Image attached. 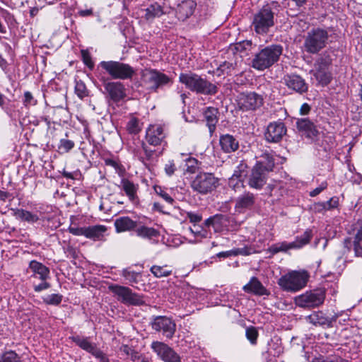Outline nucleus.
Instances as JSON below:
<instances>
[{
  "instance_id": "c85d7f7f",
  "label": "nucleus",
  "mask_w": 362,
  "mask_h": 362,
  "mask_svg": "<svg viewBox=\"0 0 362 362\" xmlns=\"http://www.w3.org/2000/svg\"><path fill=\"white\" fill-rule=\"evenodd\" d=\"M274 165V158L272 153L266 151L261 154L259 160L256 162L255 166L259 167V169L269 173L273 170Z\"/></svg>"
},
{
  "instance_id": "473e14b6",
  "label": "nucleus",
  "mask_w": 362,
  "mask_h": 362,
  "mask_svg": "<svg viewBox=\"0 0 362 362\" xmlns=\"http://www.w3.org/2000/svg\"><path fill=\"white\" fill-rule=\"evenodd\" d=\"M238 66L237 57H234L228 61H224L219 64L216 69V74L221 76L223 74H230Z\"/></svg>"
},
{
  "instance_id": "1a4fd4ad",
  "label": "nucleus",
  "mask_w": 362,
  "mask_h": 362,
  "mask_svg": "<svg viewBox=\"0 0 362 362\" xmlns=\"http://www.w3.org/2000/svg\"><path fill=\"white\" fill-rule=\"evenodd\" d=\"M312 238V230L307 229L303 234L297 236L296 240L293 242L287 243L284 241L273 244L268 248V252L271 253L272 255H274L280 252H286L288 250L300 249L309 243Z\"/></svg>"
},
{
  "instance_id": "69168bd1",
  "label": "nucleus",
  "mask_w": 362,
  "mask_h": 362,
  "mask_svg": "<svg viewBox=\"0 0 362 362\" xmlns=\"http://www.w3.org/2000/svg\"><path fill=\"white\" fill-rule=\"evenodd\" d=\"M233 256L238 255H249L252 254V249L247 247H244L241 248H235L233 249Z\"/></svg>"
},
{
  "instance_id": "79ce46f5",
  "label": "nucleus",
  "mask_w": 362,
  "mask_h": 362,
  "mask_svg": "<svg viewBox=\"0 0 362 362\" xmlns=\"http://www.w3.org/2000/svg\"><path fill=\"white\" fill-rule=\"evenodd\" d=\"M0 362H23L21 356L14 351H7L0 356Z\"/></svg>"
},
{
  "instance_id": "ea45409f",
  "label": "nucleus",
  "mask_w": 362,
  "mask_h": 362,
  "mask_svg": "<svg viewBox=\"0 0 362 362\" xmlns=\"http://www.w3.org/2000/svg\"><path fill=\"white\" fill-rule=\"evenodd\" d=\"M332 61L329 57L320 56L314 64L315 71L329 70Z\"/></svg>"
},
{
  "instance_id": "4c0bfd02",
  "label": "nucleus",
  "mask_w": 362,
  "mask_h": 362,
  "mask_svg": "<svg viewBox=\"0 0 362 362\" xmlns=\"http://www.w3.org/2000/svg\"><path fill=\"white\" fill-rule=\"evenodd\" d=\"M314 76L322 86L328 85L332 81V74L329 70L315 71Z\"/></svg>"
},
{
  "instance_id": "864d4df0",
  "label": "nucleus",
  "mask_w": 362,
  "mask_h": 362,
  "mask_svg": "<svg viewBox=\"0 0 362 362\" xmlns=\"http://www.w3.org/2000/svg\"><path fill=\"white\" fill-rule=\"evenodd\" d=\"M246 165L244 164H240L237 167V169L235 170L233 175L230 177H234L238 181H240L243 183V178L247 176V173L245 170L246 168Z\"/></svg>"
},
{
  "instance_id": "8fccbe9b",
  "label": "nucleus",
  "mask_w": 362,
  "mask_h": 362,
  "mask_svg": "<svg viewBox=\"0 0 362 362\" xmlns=\"http://www.w3.org/2000/svg\"><path fill=\"white\" fill-rule=\"evenodd\" d=\"M37 103V99L35 98L33 93L30 91H25L23 93V104L28 108L31 106H35Z\"/></svg>"
},
{
  "instance_id": "a19ab883",
  "label": "nucleus",
  "mask_w": 362,
  "mask_h": 362,
  "mask_svg": "<svg viewBox=\"0 0 362 362\" xmlns=\"http://www.w3.org/2000/svg\"><path fill=\"white\" fill-rule=\"evenodd\" d=\"M16 214L21 220L28 223H35L39 220V217L37 214L24 209L18 210Z\"/></svg>"
},
{
  "instance_id": "f8f14e48",
  "label": "nucleus",
  "mask_w": 362,
  "mask_h": 362,
  "mask_svg": "<svg viewBox=\"0 0 362 362\" xmlns=\"http://www.w3.org/2000/svg\"><path fill=\"white\" fill-rule=\"evenodd\" d=\"M239 108L243 111L255 110L259 108L264 103L262 95L255 92H243L237 97Z\"/></svg>"
},
{
  "instance_id": "f257e3e1",
  "label": "nucleus",
  "mask_w": 362,
  "mask_h": 362,
  "mask_svg": "<svg viewBox=\"0 0 362 362\" xmlns=\"http://www.w3.org/2000/svg\"><path fill=\"white\" fill-rule=\"evenodd\" d=\"M296 126L299 134L313 144L317 149L329 151L334 145L333 137L321 134L315 123L308 118L297 119Z\"/></svg>"
},
{
  "instance_id": "680f3d73",
  "label": "nucleus",
  "mask_w": 362,
  "mask_h": 362,
  "mask_svg": "<svg viewBox=\"0 0 362 362\" xmlns=\"http://www.w3.org/2000/svg\"><path fill=\"white\" fill-rule=\"evenodd\" d=\"M42 282L39 284H33V289L35 292L40 293L44 290H47L51 287V284L47 280H40Z\"/></svg>"
},
{
  "instance_id": "774afa93",
  "label": "nucleus",
  "mask_w": 362,
  "mask_h": 362,
  "mask_svg": "<svg viewBox=\"0 0 362 362\" xmlns=\"http://www.w3.org/2000/svg\"><path fill=\"white\" fill-rule=\"evenodd\" d=\"M228 185L230 187L233 188L234 190H236L238 187H243V182L238 181L234 177H230L228 180Z\"/></svg>"
},
{
  "instance_id": "a18cd8bd",
  "label": "nucleus",
  "mask_w": 362,
  "mask_h": 362,
  "mask_svg": "<svg viewBox=\"0 0 362 362\" xmlns=\"http://www.w3.org/2000/svg\"><path fill=\"white\" fill-rule=\"evenodd\" d=\"M75 93L81 99L88 96V91L86 84L81 81H76L75 85Z\"/></svg>"
},
{
  "instance_id": "f704fd0d",
  "label": "nucleus",
  "mask_w": 362,
  "mask_h": 362,
  "mask_svg": "<svg viewBox=\"0 0 362 362\" xmlns=\"http://www.w3.org/2000/svg\"><path fill=\"white\" fill-rule=\"evenodd\" d=\"M172 83L170 78L166 74L156 70V79L153 92H157L158 89Z\"/></svg>"
},
{
  "instance_id": "37998d69",
  "label": "nucleus",
  "mask_w": 362,
  "mask_h": 362,
  "mask_svg": "<svg viewBox=\"0 0 362 362\" xmlns=\"http://www.w3.org/2000/svg\"><path fill=\"white\" fill-rule=\"evenodd\" d=\"M139 143L141 144V149L144 153V156H141V153H139L138 152H134V153L139 157V159L142 162H144L145 160H151L155 151L149 148L146 146V144L143 141H139Z\"/></svg>"
},
{
  "instance_id": "c756f323",
  "label": "nucleus",
  "mask_w": 362,
  "mask_h": 362,
  "mask_svg": "<svg viewBox=\"0 0 362 362\" xmlns=\"http://www.w3.org/2000/svg\"><path fill=\"white\" fill-rule=\"evenodd\" d=\"M114 224L115 229L118 233L132 230L135 229L137 226V222L127 216L117 218L115 221Z\"/></svg>"
},
{
  "instance_id": "aec40b11",
  "label": "nucleus",
  "mask_w": 362,
  "mask_h": 362,
  "mask_svg": "<svg viewBox=\"0 0 362 362\" xmlns=\"http://www.w3.org/2000/svg\"><path fill=\"white\" fill-rule=\"evenodd\" d=\"M255 201V195L252 192H246L236 198L235 211L238 213H245L247 210L252 209Z\"/></svg>"
},
{
  "instance_id": "338daca9",
  "label": "nucleus",
  "mask_w": 362,
  "mask_h": 362,
  "mask_svg": "<svg viewBox=\"0 0 362 362\" xmlns=\"http://www.w3.org/2000/svg\"><path fill=\"white\" fill-rule=\"evenodd\" d=\"M327 181H324L321 182L319 187L314 189L313 191L310 192V196L312 197H314L317 195H318L320 193H321L324 189H325L327 187Z\"/></svg>"
},
{
  "instance_id": "f3484780",
  "label": "nucleus",
  "mask_w": 362,
  "mask_h": 362,
  "mask_svg": "<svg viewBox=\"0 0 362 362\" xmlns=\"http://www.w3.org/2000/svg\"><path fill=\"white\" fill-rule=\"evenodd\" d=\"M283 83L289 89L298 94H304L308 90V84L302 76L298 74H286L283 78Z\"/></svg>"
},
{
  "instance_id": "dca6fc26",
  "label": "nucleus",
  "mask_w": 362,
  "mask_h": 362,
  "mask_svg": "<svg viewBox=\"0 0 362 362\" xmlns=\"http://www.w3.org/2000/svg\"><path fill=\"white\" fill-rule=\"evenodd\" d=\"M287 129L281 120L270 122L264 132V139L269 143H278L286 135Z\"/></svg>"
},
{
  "instance_id": "0eeeda50",
  "label": "nucleus",
  "mask_w": 362,
  "mask_h": 362,
  "mask_svg": "<svg viewBox=\"0 0 362 362\" xmlns=\"http://www.w3.org/2000/svg\"><path fill=\"white\" fill-rule=\"evenodd\" d=\"M98 66L112 79H131L135 74V70L132 66L118 61H102Z\"/></svg>"
},
{
  "instance_id": "de8ad7c7",
  "label": "nucleus",
  "mask_w": 362,
  "mask_h": 362,
  "mask_svg": "<svg viewBox=\"0 0 362 362\" xmlns=\"http://www.w3.org/2000/svg\"><path fill=\"white\" fill-rule=\"evenodd\" d=\"M354 251L356 256L362 257V226L358 230L355 237Z\"/></svg>"
},
{
  "instance_id": "5701e85b",
  "label": "nucleus",
  "mask_w": 362,
  "mask_h": 362,
  "mask_svg": "<svg viewBox=\"0 0 362 362\" xmlns=\"http://www.w3.org/2000/svg\"><path fill=\"white\" fill-rule=\"evenodd\" d=\"M219 144L221 150L226 153L235 152L239 148L238 140L229 134L220 136Z\"/></svg>"
},
{
  "instance_id": "e2e57ef3",
  "label": "nucleus",
  "mask_w": 362,
  "mask_h": 362,
  "mask_svg": "<svg viewBox=\"0 0 362 362\" xmlns=\"http://www.w3.org/2000/svg\"><path fill=\"white\" fill-rule=\"evenodd\" d=\"M86 230L87 227H72L70 226L69 228V231L74 235H83L86 237Z\"/></svg>"
},
{
  "instance_id": "9d476101",
  "label": "nucleus",
  "mask_w": 362,
  "mask_h": 362,
  "mask_svg": "<svg viewBox=\"0 0 362 362\" xmlns=\"http://www.w3.org/2000/svg\"><path fill=\"white\" fill-rule=\"evenodd\" d=\"M218 180L212 173H200L191 182V187L201 194H206L216 188Z\"/></svg>"
},
{
  "instance_id": "a211bd4d",
  "label": "nucleus",
  "mask_w": 362,
  "mask_h": 362,
  "mask_svg": "<svg viewBox=\"0 0 362 362\" xmlns=\"http://www.w3.org/2000/svg\"><path fill=\"white\" fill-rule=\"evenodd\" d=\"M267 175L268 173L254 165L247 177V184L250 188L261 189L267 182Z\"/></svg>"
},
{
  "instance_id": "393cba45",
  "label": "nucleus",
  "mask_w": 362,
  "mask_h": 362,
  "mask_svg": "<svg viewBox=\"0 0 362 362\" xmlns=\"http://www.w3.org/2000/svg\"><path fill=\"white\" fill-rule=\"evenodd\" d=\"M122 189L128 197L129 200L133 204H138L139 199L137 196L138 186L127 178L121 180L120 186Z\"/></svg>"
},
{
  "instance_id": "2f4dec72",
  "label": "nucleus",
  "mask_w": 362,
  "mask_h": 362,
  "mask_svg": "<svg viewBox=\"0 0 362 362\" xmlns=\"http://www.w3.org/2000/svg\"><path fill=\"white\" fill-rule=\"evenodd\" d=\"M107 231V228L102 225H95L87 227L86 238L92 239L95 241L102 240L105 233Z\"/></svg>"
},
{
  "instance_id": "603ef678",
  "label": "nucleus",
  "mask_w": 362,
  "mask_h": 362,
  "mask_svg": "<svg viewBox=\"0 0 362 362\" xmlns=\"http://www.w3.org/2000/svg\"><path fill=\"white\" fill-rule=\"evenodd\" d=\"M74 142L71 140L62 139L58 146L59 151L61 153H67L74 147Z\"/></svg>"
},
{
  "instance_id": "72a5a7b5",
  "label": "nucleus",
  "mask_w": 362,
  "mask_h": 362,
  "mask_svg": "<svg viewBox=\"0 0 362 362\" xmlns=\"http://www.w3.org/2000/svg\"><path fill=\"white\" fill-rule=\"evenodd\" d=\"M135 232L138 236L148 239L157 237L159 235L158 231L155 228L144 226H137L135 228Z\"/></svg>"
},
{
  "instance_id": "7c9ffc66",
  "label": "nucleus",
  "mask_w": 362,
  "mask_h": 362,
  "mask_svg": "<svg viewBox=\"0 0 362 362\" xmlns=\"http://www.w3.org/2000/svg\"><path fill=\"white\" fill-rule=\"evenodd\" d=\"M144 18L148 21H152L156 18H159L164 14L163 8L158 2L149 4L145 9Z\"/></svg>"
},
{
  "instance_id": "4468645a",
  "label": "nucleus",
  "mask_w": 362,
  "mask_h": 362,
  "mask_svg": "<svg viewBox=\"0 0 362 362\" xmlns=\"http://www.w3.org/2000/svg\"><path fill=\"white\" fill-rule=\"evenodd\" d=\"M151 325L153 330L161 332L168 339H172L176 331L175 321L167 316L153 317Z\"/></svg>"
},
{
  "instance_id": "4be33fe9",
  "label": "nucleus",
  "mask_w": 362,
  "mask_h": 362,
  "mask_svg": "<svg viewBox=\"0 0 362 362\" xmlns=\"http://www.w3.org/2000/svg\"><path fill=\"white\" fill-rule=\"evenodd\" d=\"M197 7L194 0H183L177 7L178 18L185 21L193 15Z\"/></svg>"
},
{
  "instance_id": "f03ea898",
  "label": "nucleus",
  "mask_w": 362,
  "mask_h": 362,
  "mask_svg": "<svg viewBox=\"0 0 362 362\" xmlns=\"http://www.w3.org/2000/svg\"><path fill=\"white\" fill-rule=\"evenodd\" d=\"M280 4L272 1L264 4L253 16L252 25L257 34H267L274 25V16L279 11Z\"/></svg>"
},
{
  "instance_id": "6e6552de",
  "label": "nucleus",
  "mask_w": 362,
  "mask_h": 362,
  "mask_svg": "<svg viewBox=\"0 0 362 362\" xmlns=\"http://www.w3.org/2000/svg\"><path fill=\"white\" fill-rule=\"evenodd\" d=\"M325 292L322 289L308 291L293 298L295 305L303 309H313L323 304Z\"/></svg>"
},
{
  "instance_id": "4d7b16f0",
  "label": "nucleus",
  "mask_w": 362,
  "mask_h": 362,
  "mask_svg": "<svg viewBox=\"0 0 362 362\" xmlns=\"http://www.w3.org/2000/svg\"><path fill=\"white\" fill-rule=\"evenodd\" d=\"M190 230L196 236L201 238H206L209 235V232L206 230L201 226H197L196 225H194V228H190Z\"/></svg>"
},
{
  "instance_id": "cd10ccee",
  "label": "nucleus",
  "mask_w": 362,
  "mask_h": 362,
  "mask_svg": "<svg viewBox=\"0 0 362 362\" xmlns=\"http://www.w3.org/2000/svg\"><path fill=\"white\" fill-rule=\"evenodd\" d=\"M307 322L315 326H332V320L322 311H315L305 317Z\"/></svg>"
},
{
  "instance_id": "5fc2aeb1",
  "label": "nucleus",
  "mask_w": 362,
  "mask_h": 362,
  "mask_svg": "<svg viewBox=\"0 0 362 362\" xmlns=\"http://www.w3.org/2000/svg\"><path fill=\"white\" fill-rule=\"evenodd\" d=\"M122 276L125 278L127 281L130 284H134L138 282V277L140 276L139 273L134 271L129 270L127 269L122 271Z\"/></svg>"
},
{
  "instance_id": "bf43d9fd",
  "label": "nucleus",
  "mask_w": 362,
  "mask_h": 362,
  "mask_svg": "<svg viewBox=\"0 0 362 362\" xmlns=\"http://www.w3.org/2000/svg\"><path fill=\"white\" fill-rule=\"evenodd\" d=\"M164 170L168 176H172L177 170L176 165L173 160H168L164 166Z\"/></svg>"
},
{
  "instance_id": "0e129e2a",
  "label": "nucleus",
  "mask_w": 362,
  "mask_h": 362,
  "mask_svg": "<svg viewBox=\"0 0 362 362\" xmlns=\"http://www.w3.org/2000/svg\"><path fill=\"white\" fill-rule=\"evenodd\" d=\"M187 171L194 173L197 165V160L194 158H189L186 160Z\"/></svg>"
},
{
  "instance_id": "052dcab7",
  "label": "nucleus",
  "mask_w": 362,
  "mask_h": 362,
  "mask_svg": "<svg viewBox=\"0 0 362 362\" xmlns=\"http://www.w3.org/2000/svg\"><path fill=\"white\" fill-rule=\"evenodd\" d=\"M186 215L187 218L189 220V221L193 223H199L202 220V216L199 213L187 211L186 213Z\"/></svg>"
},
{
  "instance_id": "39448f33",
  "label": "nucleus",
  "mask_w": 362,
  "mask_h": 362,
  "mask_svg": "<svg viewBox=\"0 0 362 362\" xmlns=\"http://www.w3.org/2000/svg\"><path fill=\"white\" fill-rule=\"evenodd\" d=\"M283 52L280 45H271L261 49L254 55L251 66L258 71H264L277 62Z\"/></svg>"
},
{
  "instance_id": "bb28decb",
  "label": "nucleus",
  "mask_w": 362,
  "mask_h": 362,
  "mask_svg": "<svg viewBox=\"0 0 362 362\" xmlns=\"http://www.w3.org/2000/svg\"><path fill=\"white\" fill-rule=\"evenodd\" d=\"M218 110L216 107H208L204 112V117L206 122L210 135L214 132L216 124L218 121Z\"/></svg>"
},
{
  "instance_id": "49530a36",
  "label": "nucleus",
  "mask_w": 362,
  "mask_h": 362,
  "mask_svg": "<svg viewBox=\"0 0 362 362\" xmlns=\"http://www.w3.org/2000/svg\"><path fill=\"white\" fill-rule=\"evenodd\" d=\"M223 218V215L222 214H216L214 216H210L207 219L204 221V225L205 227L212 226L216 228V226H219L221 223V221Z\"/></svg>"
},
{
  "instance_id": "ddd939ff",
  "label": "nucleus",
  "mask_w": 362,
  "mask_h": 362,
  "mask_svg": "<svg viewBox=\"0 0 362 362\" xmlns=\"http://www.w3.org/2000/svg\"><path fill=\"white\" fill-rule=\"evenodd\" d=\"M108 98L114 103H118L126 96L125 88L119 81H111L109 78L102 76L99 78Z\"/></svg>"
},
{
  "instance_id": "412c9836",
  "label": "nucleus",
  "mask_w": 362,
  "mask_h": 362,
  "mask_svg": "<svg viewBox=\"0 0 362 362\" xmlns=\"http://www.w3.org/2000/svg\"><path fill=\"white\" fill-rule=\"evenodd\" d=\"M29 268L33 272V274L30 276L33 279L48 280L50 278L49 269L41 262L32 260L29 264Z\"/></svg>"
},
{
  "instance_id": "3c124183",
  "label": "nucleus",
  "mask_w": 362,
  "mask_h": 362,
  "mask_svg": "<svg viewBox=\"0 0 362 362\" xmlns=\"http://www.w3.org/2000/svg\"><path fill=\"white\" fill-rule=\"evenodd\" d=\"M154 190L159 197L169 204H173L175 201L172 197L160 186H155Z\"/></svg>"
},
{
  "instance_id": "6e6d98bb",
  "label": "nucleus",
  "mask_w": 362,
  "mask_h": 362,
  "mask_svg": "<svg viewBox=\"0 0 362 362\" xmlns=\"http://www.w3.org/2000/svg\"><path fill=\"white\" fill-rule=\"evenodd\" d=\"M82 60L86 66L92 69L94 67V63L91 56L88 50H81Z\"/></svg>"
},
{
  "instance_id": "9b49d317",
  "label": "nucleus",
  "mask_w": 362,
  "mask_h": 362,
  "mask_svg": "<svg viewBox=\"0 0 362 362\" xmlns=\"http://www.w3.org/2000/svg\"><path fill=\"white\" fill-rule=\"evenodd\" d=\"M108 289L117 296V300L126 305H141L144 303L142 298L133 293L132 291L127 286L117 284H111Z\"/></svg>"
},
{
  "instance_id": "2eb2a0df",
  "label": "nucleus",
  "mask_w": 362,
  "mask_h": 362,
  "mask_svg": "<svg viewBox=\"0 0 362 362\" xmlns=\"http://www.w3.org/2000/svg\"><path fill=\"white\" fill-rule=\"evenodd\" d=\"M151 349L164 362H179L180 356L167 344L154 341L151 344Z\"/></svg>"
},
{
  "instance_id": "58836bf2",
  "label": "nucleus",
  "mask_w": 362,
  "mask_h": 362,
  "mask_svg": "<svg viewBox=\"0 0 362 362\" xmlns=\"http://www.w3.org/2000/svg\"><path fill=\"white\" fill-rule=\"evenodd\" d=\"M151 273L157 278L170 276L173 271L167 265L158 266L153 265L151 268Z\"/></svg>"
},
{
  "instance_id": "20e7f679",
  "label": "nucleus",
  "mask_w": 362,
  "mask_h": 362,
  "mask_svg": "<svg viewBox=\"0 0 362 362\" xmlns=\"http://www.w3.org/2000/svg\"><path fill=\"white\" fill-rule=\"evenodd\" d=\"M179 81L187 89L198 94L212 95L217 93L218 90L216 85L191 71L181 73L179 76Z\"/></svg>"
},
{
  "instance_id": "7ed1b4c3",
  "label": "nucleus",
  "mask_w": 362,
  "mask_h": 362,
  "mask_svg": "<svg viewBox=\"0 0 362 362\" xmlns=\"http://www.w3.org/2000/svg\"><path fill=\"white\" fill-rule=\"evenodd\" d=\"M331 28H313L304 36L303 50L310 54H317L329 43Z\"/></svg>"
},
{
  "instance_id": "6ab92c4d",
  "label": "nucleus",
  "mask_w": 362,
  "mask_h": 362,
  "mask_svg": "<svg viewBox=\"0 0 362 362\" xmlns=\"http://www.w3.org/2000/svg\"><path fill=\"white\" fill-rule=\"evenodd\" d=\"M69 339L81 349L92 354L95 358H98L104 354L103 351L98 348L95 343L90 341L89 337H84L77 334L70 337Z\"/></svg>"
},
{
  "instance_id": "b1692460",
  "label": "nucleus",
  "mask_w": 362,
  "mask_h": 362,
  "mask_svg": "<svg viewBox=\"0 0 362 362\" xmlns=\"http://www.w3.org/2000/svg\"><path fill=\"white\" fill-rule=\"evenodd\" d=\"M146 137L150 145L154 146L160 145L165 138L163 127L158 125L150 127L146 131Z\"/></svg>"
},
{
  "instance_id": "c03bdc74",
  "label": "nucleus",
  "mask_w": 362,
  "mask_h": 362,
  "mask_svg": "<svg viewBox=\"0 0 362 362\" xmlns=\"http://www.w3.org/2000/svg\"><path fill=\"white\" fill-rule=\"evenodd\" d=\"M63 296L59 293L47 295L42 298L43 302L47 305H59L62 301Z\"/></svg>"
},
{
  "instance_id": "a878e982",
  "label": "nucleus",
  "mask_w": 362,
  "mask_h": 362,
  "mask_svg": "<svg viewBox=\"0 0 362 362\" xmlns=\"http://www.w3.org/2000/svg\"><path fill=\"white\" fill-rule=\"evenodd\" d=\"M243 291L247 293H253L257 296H268L269 292L259 281V279L253 276L249 283L243 286Z\"/></svg>"
},
{
  "instance_id": "09e8293b",
  "label": "nucleus",
  "mask_w": 362,
  "mask_h": 362,
  "mask_svg": "<svg viewBox=\"0 0 362 362\" xmlns=\"http://www.w3.org/2000/svg\"><path fill=\"white\" fill-rule=\"evenodd\" d=\"M245 336L252 345L257 344L259 333L256 327L250 326L246 329Z\"/></svg>"
},
{
  "instance_id": "423d86ee",
  "label": "nucleus",
  "mask_w": 362,
  "mask_h": 362,
  "mask_svg": "<svg viewBox=\"0 0 362 362\" xmlns=\"http://www.w3.org/2000/svg\"><path fill=\"white\" fill-rule=\"evenodd\" d=\"M310 274L306 270H293L281 276L278 280V285L286 292L296 293L307 285Z\"/></svg>"
},
{
  "instance_id": "13d9d810",
  "label": "nucleus",
  "mask_w": 362,
  "mask_h": 362,
  "mask_svg": "<svg viewBox=\"0 0 362 362\" xmlns=\"http://www.w3.org/2000/svg\"><path fill=\"white\" fill-rule=\"evenodd\" d=\"M322 202L325 204L326 211H330L338 207L339 198L337 197H333L329 200Z\"/></svg>"
},
{
  "instance_id": "e433bc0d",
  "label": "nucleus",
  "mask_w": 362,
  "mask_h": 362,
  "mask_svg": "<svg viewBox=\"0 0 362 362\" xmlns=\"http://www.w3.org/2000/svg\"><path fill=\"white\" fill-rule=\"evenodd\" d=\"M126 129L129 134H137L142 129V123L138 118L132 117L127 123Z\"/></svg>"
},
{
  "instance_id": "c9c22d12",
  "label": "nucleus",
  "mask_w": 362,
  "mask_h": 362,
  "mask_svg": "<svg viewBox=\"0 0 362 362\" xmlns=\"http://www.w3.org/2000/svg\"><path fill=\"white\" fill-rule=\"evenodd\" d=\"M156 69H150L143 74V82L147 90L153 92L156 79Z\"/></svg>"
}]
</instances>
